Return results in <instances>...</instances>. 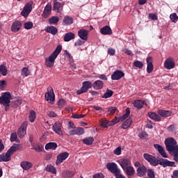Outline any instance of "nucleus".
<instances>
[{"instance_id":"1","label":"nucleus","mask_w":178,"mask_h":178,"mask_svg":"<svg viewBox=\"0 0 178 178\" xmlns=\"http://www.w3.org/2000/svg\"><path fill=\"white\" fill-rule=\"evenodd\" d=\"M149 163H150L152 166H158V165H161L163 168H167V166H176L175 165L174 161H170L165 159H161L159 160L154 156L150 159Z\"/></svg>"},{"instance_id":"2","label":"nucleus","mask_w":178,"mask_h":178,"mask_svg":"<svg viewBox=\"0 0 178 178\" xmlns=\"http://www.w3.org/2000/svg\"><path fill=\"white\" fill-rule=\"evenodd\" d=\"M60 51H62V46L58 45L54 50V51L45 59V65L47 67H54V65L55 64V59L58 58V55L60 54Z\"/></svg>"},{"instance_id":"3","label":"nucleus","mask_w":178,"mask_h":178,"mask_svg":"<svg viewBox=\"0 0 178 178\" xmlns=\"http://www.w3.org/2000/svg\"><path fill=\"white\" fill-rule=\"evenodd\" d=\"M165 145L166 147L167 151H168L170 154L175 151H177L178 152V145H177V142H176V140H175V138H167L165 140Z\"/></svg>"},{"instance_id":"4","label":"nucleus","mask_w":178,"mask_h":178,"mask_svg":"<svg viewBox=\"0 0 178 178\" xmlns=\"http://www.w3.org/2000/svg\"><path fill=\"white\" fill-rule=\"evenodd\" d=\"M10 98L12 96L10 95V92H6L3 95L0 97V104H2L6 107V111L9 109V106L10 104Z\"/></svg>"},{"instance_id":"5","label":"nucleus","mask_w":178,"mask_h":178,"mask_svg":"<svg viewBox=\"0 0 178 178\" xmlns=\"http://www.w3.org/2000/svg\"><path fill=\"white\" fill-rule=\"evenodd\" d=\"M92 83L90 81H85L82 83V87L80 90L76 91L77 95H80L81 94H83V92H87L90 88H92Z\"/></svg>"},{"instance_id":"6","label":"nucleus","mask_w":178,"mask_h":178,"mask_svg":"<svg viewBox=\"0 0 178 178\" xmlns=\"http://www.w3.org/2000/svg\"><path fill=\"white\" fill-rule=\"evenodd\" d=\"M106 168L108 169V170L111 172V173H113L115 176L120 173V170H119V168H118V164H116V163H108L106 164Z\"/></svg>"},{"instance_id":"7","label":"nucleus","mask_w":178,"mask_h":178,"mask_svg":"<svg viewBox=\"0 0 178 178\" xmlns=\"http://www.w3.org/2000/svg\"><path fill=\"white\" fill-rule=\"evenodd\" d=\"M118 163H119L120 166L122 168V170L131 165V159L128 158H122L120 159L117 161Z\"/></svg>"},{"instance_id":"8","label":"nucleus","mask_w":178,"mask_h":178,"mask_svg":"<svg viewBox=\"0 0 178 178\" xmlns=\"http://www.w3.org/2000/svg\"><path fill=\"white\" fill-rule=\"evenodd\" d=\"M175 66V59L172 57H169L165 59L164 62V67L167 69V70H170L171 69H174Z\"/></svg>"},{"instance_id":"9","label":"nucleus","mask_w":178,"mask_h":178,"mask_svg":"<svg viewBox=\"0 0 178 178\" xmlns=\"http://www.w3.org/2000/svg\"><path fill=\"white\" fill-rule=\"evenodd\" d=\"M69 158V153L67 152H64L57 156V159L56 161V165H60L63 161H66Z\"/></svg>"},{"instance_id":"10","label":"nucleus","mask_w":178,"mask_h":178,"mask_svg":"<svg viewBox=\"0 0 178 178\" xmlns=\"http://www.w3.org/2000/svg\"><path fill=\"white\" fill-rule=\"evenodd\" d=\"M32 9H33V6L31 5V3H26L23 10L21 12L22 16H24V17H27V16L30 15Z\"/></svg>"},{"instance_id":"11","label":"nucleus","mask_w":178,"mask_h":178,"mask_svg":"<svg viewBox=\"0 0 178 178\" xmlns=\"http://www.w3.org/2000/svg\"><path fill=\"white\" fill-rule=\"evenodd\" d=\"M27 124H29V122H24L21 125V127L18 129L17 135L19 138H23V136H26V129H27Z\"/></svg>"},{"instance_id":"12","label":"nucleus","mask_w":178,"mask_h":178,"mask_svg":"<svg viewBox=\"0 0 178 178\" xmlns=\"http://www.w3.org/2000/svg\"><path fill=\"white\" fill-rule=\"evenodd\" d=\"M88 33L89 31L84 29H80L78 31V37L83 41H87L88 40Z\"/></svg>"},{"instance_id":"13","label":"nucleus","mask_w":178,"mask_h":178,"mask_svg":"<svg viewBox=\"0 0 178 178\" xmlns=\"http://www.w3.org/2000/svg\"><path fill=\"white\" fill-rule=\"evenodd\" d=\"M53 130L56 133V134H58V136L63 135V131H62V123L60 122H56L53 125Z\"/></svg>"},{"instance_id":"14","label":"nucleus","mask_w":178,"mask_h":178,"mask_svg":"<svg viewBox=\"0 0 178 178\" xmlns=\"http://www.w3.org/2000/svg\"><path fill=\"white\" fill-rule=\"evenodd\" d=\"M154 147L156 151L163 156V158H168V154H166V152L165 151V148L162 147L161 145L159 144H154Z\"/></svg>"},{"instance_id":"15","label":"nucleus","mask_w":178,"mask_h":178,"mask_svg":"<svg viewBox=\"0 0 178 178\" xmlns=\"http://www.w3.org/2000/svg\"><path fill=\"white\" fill-rule=\"evenodd\" d=\"M51 12H52V6L51 4H47L44 7L43 13L42 14V17H44V19H47L51 15Z\"/></svg>"},{"instance_id":"16","label":"nucleus","mask_w":178,"mask_h":178,"mask_svg":"<svg viewBox=\"0 0 178 178\" xmlns=\"http://www.w3.org/2000/svg\"><path fill=\"white\" fill-rule=\"evenodd\" d=\"M53 10L56 11V13H60L63 10V4L59 1H54Z\"/></svg>"},{"instance_id":"17","label":"nucleus","mask_w":178,"mask_h":178,"mask_svg":"<svg viewBox=\"0 0 178 178\" xmlns=\"http://www.w3.org/2000/svg\"><path fill=\"white\" fill-rule=\"evenodd\" d=\"M70 134L71 136H83L84 134V129L83 127H79L70 131Z\"/></svg>"},{"instance_id":"18","label":"nucleus","mask_w":178,"mask_h":178,"mask_svg":"<svg viewBox=\"0 0 178 178\" xmlns=\"http://www.w3.org/2000/svg\"><path fill=\"white\" fill-rule=\"evenodd\" d=\"M147 62V73H152V70H154V65L152 64V57L149 56L146 58Z\"/></svg>"},{"instance_id":"19","label":"nucleus","mask_w":178,"mask_h":178,"mask_svg":"<svg viewBox=\"0 0 178 178\" xmlns=\"http://www.w3.org/2000/svg\"><path fill=\"white\" fill-rule=\"evenodd\" d=\"M20 29H22V22L15 21L13 23L11 26V31H13V33H17Z\"/></svg>"},{"instance_id":"20","label":"nucleus","mask_w":178,"mask_h":178,"mask_svg":"<svg viewBox=\"0 0 178 178\" xmlns=\"http://www.w3.org/2000/svg\"><path fill=\"white\" fill-rule=\"evenodd\" d=\"M122 77H124V73L122 71L116 70L111 75L112 80H120Z\"/></svg>"},{"instance_id":"21","label":"nucleus","mask_w":178,"mask_h":178,"mask_svg":"<svg viewBox=\"0 0 178 178\" xmlns=\"http://www.w3.org/2000/svg\"><path fill=\"white\" fill-rule=\"evenodd\" d=\"M20 166L24 170H29V169L33 168V163L30 161H24L21 162Z\"/></svg>"},{"instance_id":"22","label":"nucleus","mask_w":178,"mask_h":178,"mask_svg":"<svg viewBox=\"0 0 178 178\" xmlns=\"http://www.w3.org/2000/svg\"><path fill=\"white\" fill-rule=\"evenodd\" d=\"M11 156H12L7 151L6 154H0V162H9Z\"/></svg>"},{"instance_id":"23","label":"nucleus","mask_w":178,"mask_h":178,"mask_svg":"<svg viewBox=\"0 0 178 178\" xmlns=\"http://www.w3.org/2000/svg\"><path fill=\"white\" fill-rule=\"evenodd\" d=\"M100 33L103 35H109L112 34V29L108 26H106L100 29Z\"/></svg>"},{"instance_id":"24","label":"nucleus","mask_w":178,"mask_h":178,"mask_svg":"<svg viewBox=\"0 0 178 178\" xmlns=\"http://www.w3.org/2000/svg\"><path fill=\"white\" fill-rule=\"evenodd\" d=\"M92 87L95 90H101L104 88V82L99 80L95 81L92 83Z\"/></svg>"},{"instance_id":"25","label":"nucleus","mask_w":178,"mask_h":178,"mask_svg":"<svg viewBox=\"0 0 178 178\" xmlns=\"http://www.w3.org/2000/svg\"><path fill=\"white\" fill-rule=\"evenodd\" d=\"M20 149V144H14L13 146L10 147V149L7 151L12 156L15 152L19 151Z\"/></svg>"},{"instance_id":"26","label":"nucleus","mask_w":178,"mask_h":178,"mask_svg":"<svg viewBox=\"0 0 178 178\" xmlns=\"http://www.w3.org/2000/svg\"><path fill=\"white\" fill-rule=\"evenodd\" d=\"M133 104L135 108H138V109H141L143 105H147V102L145 101H142L139 99L134 101Z\"/></svg>"},{"instance_id":"27","label":"nucleus","mask_w":178,"mask_h":178,"mask_svg":"<svg viewBox=\"0 0 178 178\" xmlns=\"http://www.w3.org/2000/svg\"><path fill=\"white\" fill-rule=\"evenodd\" d=\"M145 173H147V168L145 165H142L138 168L137 169V175L140 177L145 176Z\"/></svg>"},{"instance_id":"28","label":"nucleus","mask_w":178,"mask_h":178,"mask_svg":"<svg viewBox=\"0 0 178 178\" xmlns=\"http://www.w3.org/2000/svg\"><path fill=\"white\" fill-rule=\"evenodd\" d=\"M157 113H159L161 118H169V116H172V112L169 111L159 110Z\"/></svg>"},{"instance_id":"29","label":"nucleus","mask_w":178,"mask_h":178,"mask_svg":"<svg viewBox=\"0 0 178 178\" xmlns=\"http://www.w3.org/2000/svg\"><path fill=\"white\" fill-rule=\"evenodd\" d=\"M74 37H76L74 33L72 32L67 33L64 36V41H65V42H69V41H72V40L74 39Z\"/></svg>"},{"instance_id":"30","label":"nucleus","mask_w":178,"mask_h":178,"mask_svg":"<svg viewBox=\"0 0 178 178\" xmlns=\"http://www.w3.org/2000/svg\"><path fill=\"white\" fill-rule=\"evenodd\" d=\"M44 97L46 101H50V102H54V101H55V95H54V90H52V92H47Z\"/></svg>"},{"instance_id":"31","label":"nucleus","mask_w":178,"mask_h":178,"mask_svg":"<svg viewBox=\"0 0 178 178\" xmlns=\"http://www.w3.org/2000/svg\"><path fill=\"white\" fill-rule=\"evenodd\" d=\"M45 31H47V33H49V34H52L53 35H55V34L58 33V29L55 26H50L46 28Z\"/></svg>"},{"instance_id":"32","label":"nucleus","mask_w":178,"mask_h":178,"mask_svg":"<svg viewBox=\"0 0 178 178\" xmlns=\"http://www.w3.org/2000/svg\"><path fill=\"white\" fill-rule=\"evenodd\" d=\"M56 148H58V144H56V143L50 142V143L46 144V145H45L46 150H48V149L55 150V149H56Z\"/></svg>"},{"instance_id":"33","label":"nucleus","mask_w":178,"mask_h":178,"mask_svg":"<svg viewBox=\"0 0 178 178\" xmlns=\"http://www.w3.org/2000/svg\"><path fill=\"white\" fill-rule=\"evenodd\" d=\"M122 170H124V172H126L128 176H133V175H134V168H133L131 165L125 168Z\"/></svg>"},{"instance_id":"34","label":"nucleus","mask_w":178,"mask_h":178,"mask_svg":"<svg viewBox=\"0 0 178 178\" xmlns=\"http://www.w3.org/2000/svg\"><path fill=\"white\" fill-rule=\"evenodd\" d=\"M147 115L149 118L152 120H156L157 122H159V120H161V117L156 113L150 112V113H148Z\"/></svg>"},{"instance_id":"35","label":"nucleus","mask_w":178,"mask_h":178,"mask_svg":"<svg viewBox=\"0 0 178 178\" xmlns=\"http://www.w3.org/2000/svg\"><path fill=\"white\" fill-rule=\"evenodd\" d=\"M82 141L85 145H92V143H94V138L89 136L83 138Z\"/></svg>"},{"instance_id":"36","label":"nucleus","mask_w":178,"mask_h":178,"mask_svg":"<svg viewBox=\"0 0 178 178\" xmlns=\"http://www.w3.org/2000/svg\"><path fill=\"white\" fill-rule=\"evenodd\" d=\"M63 24H65L66 26L73 24V18L70 16H65L63 19Z\"/></svg>"},{"instance_id":"37","label":"nucleus","mask_w":178,"mask_h":178,"mask_svg":"<svg viewBox=\"0 0 178 178\" xmlns=\"http://www.w3.org/2000/svg\"><path fill=\"white\" fill-rule=\"evenodd\" d=\"M133 120L131 118L127 119L122 124V128L124 129H129L130 126H131Z\"/></svg>"},{"instance_id":"38","label":"nucleus","mask_w":178,"mask_h":178,"mask_svg":"<svg viewBox=\"0 0 178 178\" xmlns=\"http://www.w3.org/2000/svg\"><path fill=\"white\" fill-rule=\"evenodd\" d=\"M47 172H49L50 173H53L54 175H56V168L51 165H47L45 168Z\"/></svg>"},{"instance_id":"39","label":"nucleus","mask_w":178,"mask_h":178,"mask_svg":"<svg viewBox=\"0 0 178 178\" xmlns=\"http://www.w3.org/2000/svg\"><path fill=\"white\" fill-rule=\"evenodd\" d=\"M99 123L102 127L106 128L111 126V122H109L108 120H101L99 121Z\"/></svg>"},{"instance_id":"40","label":"nucleus","mask_w":178,"mask_h":178,"mask_svg":"<svg viewBox=\"0 0 178 178\" xmlns=\"http://www.w3.org/2000/svg\"><path fill=\"white\" fill-rule=\"evenodd\" d=\"M0 73L2 76H6V74H8V69L6 68V66L4 65H0Z\"/></svg>"},{"instance_id":"41","label":"nucleus","mask_w":178,"mask_h":178,"mask_svg":"<svg viewBox=\"0 0 178 178\" xmlns=\"http://www.w3.org/2000/svg\"><path fill=\"white\" fill-rule=\"evenodd\" d=\"M59 22V17L54 16L49 19V23L50 24H56Z\"/></svg>"},{"instance_id":"42","label":"nucleus","mask_w":178,"mask_h":178,"mask_svg":"<svg viewBox=\"0 0 178 178\" xmlns=\"http://www.w3.org/2000/svg\"><path fill=\"white\" fill-rule=\"evenodd\" d=\"M21 74L24 77H27L28 76H30V70H29L27 67H24L21 71Z\"/></svg>"},{"instance_id":"43","label":"nucleus","mask_w":178,"mask_h":178,"mask_svg":"<svg viewBox=\"0 0 178 178\" xmlns=\"http://www.w3.org/2000/svg\"><path fill=\"white\" fill-rule=\"evenodd\" d=\"M113 95V91L107 90L106 92L102 96V98H111Z\"/></svg>"},{"instance_id":"44","label":"nucleus","mask_w":178,"mask_h":178,"mask_svg":"<svg viewBox=\"0 0 178 178\" xmlns=\"http://www.w3.org/2000/svg\"><path fill=\"white\" fill-rule=\"evenodd\" d=\"M129 116H130V110H129V108H127L125 114H124L123 116L120 117V120H121V122H123V120L127 119Z\"/></svg>"},{"instance_id":"45","label":"nucleus","mask_w":178,"mask_h":178,"mask_svg":"<svg viewBox=\"0 0 178 178\" xmlns=\"http://www.w3.org/2000/svg\"><path fill=\"white\" fill-rule=\"evenodd\" d=\"M32 148L35 150L36 152H41V151H42V145L39 144L32 145Z\"/></svg>"},{"instance_id":"46","label":"nucleus","mask_w":178,"mask_h":178,"mask_svg":"<svg viewBox=\"0 0 178 178\" xmlns=\"http://www.w3.org/2000/svg\"><path fill=\"white\" fill-rule=\"evenodd\" d=\"M10 141L11 143H19V139H17V134L13 133L10 136Z\"/></svg>"},{"instance_id":"47","label":"nucleus","mask_w":178,"mask_h":178,"mask_svg":"<svg viewBox=\"0 0 178 178\" xmlns=\"http://www.w3.org/2000/svg\"><path fill=\"white\" fill-rule=\"evenodd\" d=\"M33 26L34 24L31 22H25L24 24V27L26 29V30H30L31 29H33Z\"/></svg>"},{"instance_id":"48","label":"nucleus","mask_w":178,"mask_h":178,"mask_svg":"<svg viewBox=\"0 0 178 178\" xmlns=\"http://www.w3.org/2000/svg\"><path fill=\"white\" fill-rule=\"evenodd\" d=\"M35 118H36L35 112L34 111H31L29 114L30 122H31V123H33V122H34V120H35Z\"/></svg>"},{"instance_id":"49","label":"nucleus","mask_w":178,"mask_h":178,"mask_svg":"<svg viewBox=\"0 0 178 178\" xmlns=\"http://www.w3.org/2000/svg\"><path fill=\"white\" fill-rule=\"evenodd\" d=\"M134 66L135 67H138V69H143L144 64H143V62L141 61L136 60L134 62Z\"/></svg>"},{"instance_id":"50","label":"nucleus","mask_w":178,"mask_h":178,"mask_svg":"<svg viewBox=\"0 0 178 178\" xmlns=\"http://www.w3.org/2000/svg\"><path fill=\"white\" fill-rule=\"evenodd\" d=\"M113 154L114 155H117V156L122 155V147L118 146L117 148H115L113 150Z\"/></svg>"},{"instance_id":"51","label":"nucleus","mask_w":178,"mask_h":178,"mask_svg":"<svg viewBox=\"0 0 178 178\" xmlns=\"http://www.w3.org/2000/svg\"><path fill=\"white\" fill-rule=\"evenodd\" d=\"M170 19H171L172 22H173L174 23H176V22H177V19H178L177 14L176 13L171 14L170 15Z\"/></svg>"},{"instance_id":"52","label":"nucleus","mask_w":178,"mask_h":178,"mask_svg":"<svg viewBox=\"0 0 178 178\" xmlns=\"http://www.w3.org/2000/svg\"><path fill=\"white\" fill-rule=\"evenodd\" d=\"M168 130L171 133H176V130H177V128H176L175 124H171L168 127Z\"/></svg>"},{"instance_id":"53","label":"nucleus","mask_w":178,"mask_h":178,"mask_svg":"<svg viewBox=\"0 0 178 178\" xmlns=\"http://www.w3.org/2000/svg\"><path fill=\"white\" fill-rule=\"evenodd\" d=\"M107 54L108 55H110V56H113L115 54H116V50H115V49L113 48L110 47L107 51Z\"/></svg>"},{"instance_id":"54","label":"nucleus","mask_w":178,"mask_h":178,"mask_svg":"<svg viewBox=\"0 0 178 178\" xmlns=\"http://www.w3.org/2000/svg\"><path fill=\"white\" fill-rule=\"evenodd\" d=\"M119 122H121L120 118L115 117V119L112 120V122H110V126H113L116 124V123H119Z\"/></svg>"},{"instance_id":"55","label":"nucleus","mask_w":178,"mask_h":178,"mask_svg":"<svg viewBox=\"0 0 178 178\" xmlns=\"http://www.w3.org/2000/svg\"><path fill=\"white\" fill-rule=\"evenodd\" d=\"M170 154V155H172V156H174V161H175V162H178V152H177V150H175Z\"/></svg>"},{"instance_id":"56","label":"nucleus","mask_w":178,"mask_h":178,"mask_svg":"<svg viewBox=\"0 0 178 178\" xmlns=\"http://www.w3.org/2000/svg\"><path fill=\"white\" fill-rule=\"evenodd\" d=\"M147 176L149 178H155V172H154V170L149 169L147 170Z\"/></svg>"},{"instance_id":"57","label":"nucleus","mask_w":178,"mask_h":178,"mask_svg":"<svg viewBox=\"0 0 178 178\" xmlns=\"http://www.w3.org/2000/svg\"><path fill=\"white\" fill-rule=\"evenodd\" d=\"M152 155L148 153H145L143 154V158L145 159V161H147V162H149L152 159Z\"/></svg>"},{"instance_id":"58","label":"nucleus","mask_w":178,"mask_h":178,"mask_svg":"<svg viewBox=\"0 0 178 178\" xmlns=\"http://www.w3.org/2000/svg\"><path fill=\"white\" fill-rule=\"evenodd\" d=\"M58 105L59 108H63V106H65V105H66V101H65V99H60L58 101Z\"/></svg>"},{"instance_id":"59","label":"nucleus","mask_w":178,"mask_h":178,"mask_svg":"<svg viewBox=\"0 0 178 178\" xmlns=\"http://www.w3.org/2000/svg\"><path fill=\"white\" fill-rule=\"evenodd\" d=\"M86 42H84V41H83V40H76V42H75V43H74V46L75 47H81V45H83V44H84V43H85Z\"/></svg>"},{"instance_id":"60","label":"nucleus","mask_w":178,"mask_h":178,"mask_svg":"<svg viewBox=\"0 0 178 178\" xmlns=\"http://www.w3.org/2000/svg\"><path fill=\"white\" fill-rule=\"evenodd\" d=\"M74 176V172L73 171H66V177L72 178Z\"/></svg>"},{"instance_id":"61","label":"nucleus","mask_w":178,"mask_h":178,"mask_svg":"<svg viewBox=\"0 0 178 178\" xmlns=\"http://www.w3.org/2000/svg\"><path fill=\"white\" fill-rule=\"evenodd\" d=\"M14 106H20L22 105V100L19 98L13 102Z\"/></svg>"},{"instance_id":"62","label":"nucleus","mask_w":178,"mask_h":178,"mask_svg":"<svg viewBox=\"0 0 178 178\" xmlns=\"http://www.w3.org/2000/svg\"><path fill=\"white\" fill-rule=\"evenodd\" d=\"M108 112L109 115H113L116 112V107H110Z\"/></svg>"},{"instance_id":"63","label":"nucleus","mask_w":178,"mask_h":178,"mask_svg":"<svg viewBox=\"0 0 178 178\" xmlns=\"http://www.w3.org/2000/svg\"><path fill=\"white\" fill-rule=\"evenodd\" d=\"M93 178H104L103 173H96L92 176Z\"/></svg>"},{"instance_id":"64","label":"nucleus","mask_w":178,"mask_h":178,"mask_svg":"<svg viewBox=\"0 0 178 178\" xmlns=\"http://www.w3.org/2000/svg\"><path fill=\"white\" fill-rule=\"evenodd\" d=\"M172 178H178V170H175L173 172V174L172 175Z\"/></svg>"}]
</instances>
